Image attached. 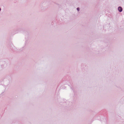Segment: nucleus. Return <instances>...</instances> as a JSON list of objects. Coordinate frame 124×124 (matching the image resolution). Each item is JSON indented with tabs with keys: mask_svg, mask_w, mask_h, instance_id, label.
Returning <instances> with one entry per match:
<instances>
[{
	"mask_svg": "<svg viewBox=\"0 0 124 124\" xmlns=\"http://www.w3.org/2000/svg\"><path fill=\"white\" fill-rule=\"evenodd\" d=\"M77 10L78 11H79V8H77Z\"/></svg>",
	"mask_w": 124,
	"mask_h": 124,
	"instance_id": "obj_2",
	"label": "nucleus"
},
{
	"mask_svg": "<svg viewBox=\"0 0 124 124\" xmlns=\"http://www.w3.org/2000/svg\"><path fill=\"white\" fill-rule=\"evenodd\" d=\"M118 9L119 12H121L122 11V9L121 7H119L118 8Z\"/></svg>",
	"mask_w": 124,
	"mask_h": 124,
	"instance_id": "obj_1",
	"label": "nucleus"
},
{
	"mask_svg": "<svg viewBox=\"0 0 124 124\" xmlns=\"http://www.w3.org/2000/svg\"><path fill=\"white\" fill-rule=\"evenodd\" d=\"M1 10V9L0 8V11Z\"/></svg>",
	"mask_w": 124,
	"mask_h": 124,
	"instance_id": "obj_3",
	"label": "nucleus"
}]
</instances>
